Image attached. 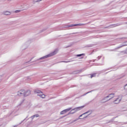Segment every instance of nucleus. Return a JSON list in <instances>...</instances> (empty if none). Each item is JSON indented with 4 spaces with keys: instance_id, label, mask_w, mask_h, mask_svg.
<instances>
[{
    "instance_id": "2eb2a0df",
    "label": "nucleus",
    "mask_w": 127,
    "mask_h": 127,
    "mask_svg": "<svg viewBox=\"0 0 127 127\" xmlns=\"http://www.w3.org/2000/svg\"><path fill=\"white\" fill-rule=\"evenodd\" d=\"M42 0H32V3L33 4H35L36 2H39V1H41Z\"/></svg>"
},
{
    "instance_id": "6e6552de",
    "label": "nucleus",
    "mask_w": 127,
    "mask_h": 127,
    "mask_svg": "<svg viewBox=\"0 0 127 127\" xmlns=\"http://www.w3.org/2000/svg\"><path fill=\"white\" fill-rule=\"evenodd\" d=\"M109 99L108 98V97H104L101 101V104H105V103H107V102H109Z\"/></svg>"
},
{
    "instance_id": "6ab92c4d",
    "label": "nucleus",
    "mask_w": 127,
    "mask_h": 127,
    "mask_svg": "<svg viewBox=\"0 0 127 127\" xmlns=\"http://www.w3.org/2000/svg\"><path fill=\"white\" fill-rule=\"evenodd\" d=\"M1 81H2V76L0 75V83L1 82Z\"/></svg>"
},
{
    "instance_id": "1a4fd4ad",
    "label": "nucleus",
    "mask_w": 127,
    "mask_h": 127,
    "mask_svg": "<svg viewBox=\"0 0 127 127\" xmlns=\"http://www.w3.org/2000/svg\"><path fill=\"white\" fill-rule=\"evenodd\" d=\"M71 110H72V108H69L67 109H65L63 111L61 112V115H64V114H66V113L69 112V111H71Z\"/></svg>"
},
{
    "instance_id": "393cba45",
    "label": "nucleus",
    "mask_w": 127,
    "mask_h": 127,
    "mask_svg": "<svg viewBox=\"0 0 127 127\" xmlns=\"http://www.w3.org/2000/svg\"><path fill=\"white\" fill-rule=\"evenodd\" d=\"M65 62L66 63H67V62Z\"/></svg>"
},
{
    "instance_id": "b1692460",
    "label": "nucleus",
    "mask_w": 127,
    "mask_h": 127,
    "mask_svg": "<svg viewBox=\"0 0 127 127\" xmlns=\"http://www.w3.org/2000/svg\"><path fill=\"white\" fill-rule=\"evenodd\" d=\"M8 0V1H11V0Z\"/></svg>"
},
{
    "instance_id": "f03ea898",
    "label": "nucleus",
    "mask_w": 127,
    "mask_h": 127,
    "mask_svg": "<svg viewBox=\"0 0 127 127\" xmlns=\"http://www.w3.org/2000/svg\"><path fill=\"white\" fill-rule=\"evenodd\" d=\"M34 92L35 94H37V96H38V97H39L40 98H42V99H45L46 95L43 94V92H42V91L38 89H35L34 90Z\"/></svg>"
},
{
    "instance_id": "aec40b11",
    "label": "nucleus",
    "mask_w": 127,
    "mask_h": 127,
    "mask_svg": "<svg viewBox=\"0 0 127 127\" xmlns=\"http://www.w3.org/2000/svg\"><path fill=\"white\" fill-rule=\"evenodd\" d=\"M0 127H3V126L2 125V122H0Z\"/></svg>"
},
{
    "instance_id": "39448f33",
    "label": "nucleus",
    "mask_w": 127,
    "mask_h": 127,
    "mask_svg": "<svg viewBox=\"0 0 127 127\" xmlns=\"http://www.w3.org/2000/svg\"><path fill=\"white\" fill-rule=\"evenodd\" d=\"M84 25V24L79 23L76 24H70V25H66L65 26V28H69V27H73V26H82Z\"/></svg>"
},
{
    "instance_id": "4468645a",
    "label": "nucleus",
    "mask_w": 127,
    "mask_h": 127,
    "mask_svg": "<svg viewBox=\"0 0 127 127\" xmlns=\"http://www.w3.org/2000/svg\"><path fill=\"white\" fill-rule=\"evenodd\" d=\"M22 8H24V9H27L28 8V5L27 4L24 3L23 4V6H22Z\"/></svg>"
},
{
    "instance_id": "7ed1b4c3",
    "label": "nucleus",
    "mask_w": 127,
    "mask_h": 127,
    "mask_svg": "<svg viewBox=\"0 0 127 127\" xmlns=\"http://www.w3.org/2000/svg\"><path fill=\"white\" fill-rule=\"evenodd\" d=\"M92 114V111H88L85 113H83V114L79 116V118L78 119L79 120H83V119H86L88 116H90Z\"/></svg>"
},
{
    "instance_id": "9d476101",
    "label": "nucleus",
    "mask_w": 127,
    "mask_h": 127,
    "mask_svg": "<svg viewBox=\"0 0 127 127\" xmlns=\"http://www.w3.org/2000/svg\"><path fill=\"white\" fill-rule=\"evenodd\" d=\"M106 97L108 99V100L110 101V100H112V99H113L114 97H115V93L110 94L108 96Z\"/></svg>"
},
{
    "instance_id": "9b49d317",
    "label": "nucleus",
    "mask_w": 127,
    "mask_h": 127,
    "mask_svg": "<svg viewBox=\"0 0 127 127\" xmlns=\"http://www.w3.org/2000/svg\"><path fill=\"white\" fill-rule=\"evenodd\" d=\"M3 15H10L11 14V12L8 11H5L2 12Z\"/></svg>"
},
{
    "instance_id": "5701e85b",
    "label": "nucleus",
    "mask_w": 127,
    "mask_h": 127,
    "mask_svg": "<svg viewBox=\"0 0 127 127\" xmlns=\"http://www.w3.org/2000/svg\"><path fill=\"white\" fill-rule=\"evenodd\" d=\"M127 44H125L124 45H123V46H126V45H127V42H126Z\"/></svg>"
},
{
    "instance_id": "0eeeda50",
    "label": "nucleus",
    "mask_w": 127,
    "mask_h": 127,
    "mask_svg": "<svg viewBox=\"0 0 127 127\" xmlns=\"http://www.w3.org/2000/svg\"><path fill=\"white\" fill-rule=\"evenodd\" d=\"M121 101H122V98L120 96H118L116 100H114V104H120L121 103Z\"/></svg>"
},
{
    "instance_id": "20e7f679",
    "label": "nucleus",
    "mask_w": 127,
    "mask_h": 127,
    "mask_svg": "<svg viewBox=\"0 0 127 127\" xmlns=\"http://www.w3.org/2000/svg\"><path fill=\"white\" fill-rule=\"evenodd\" d=\"M84 107H85L84 106H83L81 107H79L74 108L72 110H71L70 112H69L68 115H71V114H75V113H76V112H78V111H80V110H82V109H83Z\"/></svg>"
},
{
    "instance_id": "dca6fc26",
    "label": "nucleus",
    "mask_w": 127,
    "mask_h": 127,
    "mask_svg": "<svg viewBox=\"0 0 127 127\" xmlns=\"http://www.w3.org/2000/svg\"><path fill=\"white\" fill-rule=\"evenodd\" d=\"M78 120H79V118L78 119H76L74 120H73L71 123L70 124H73V123H75V122H77V121H78Z\"/></svg>"
},
{
    "instance_id": "f257e3e1",
    "label": "nucleus",
    "mask_w": 127,
    "mask_h": 127,
    "mask_svg": "<svg viewBox=\"0 0 127 127\" xmlns=\"http://www.w3.org/2000/svg\"><path fill=\"white\" fill-rule=\"evenodd\" d=\"M30 90H25L24 89H20L17 92V96L18 97H27L30 95Z\"/></svg>"
},
{
    "instance_id": "4be33fe9",
    "label": "nucleus",
    "mask_w": 127,
    "mask_h": 127,
    "mask_svg": "<svg viewBox=\"0 0 127 127\" xmlns=\"http://www.w3.org/2000/svg\"><path fill=\"white\" fill-rule=\"evenodd\" d=\"M87 94H89V92H87L86 93L83 94L82 96H85V95H87Z\"/></svg>"
},
{
    "instance_id": "412c9836",
    "label": "nucleus",
    "mask_w": 127,
    "mask_h": 127,
    "mask_svg": "<svg viewBox=\"0 0 127 127\" xmlns=\"http://www.w3.org/2000/svg\"><path fill=\"white\" fill-rule=\"evenodd\" d=\"M16 13H17V12H20V10H17L15 11Z\"/></svg>"
},
{
    "instance_id": "f8f14e48",
    "label": "nucleus",
    "mask_w": 127,
    "mask_h": 127,
    "mask_svg": "<svg viewBox=\"0 0 127 127\" xmlns=\"http://www.w3.org/2000/svg\"><path fill=\"white\" fill-rule=\"evenodd\" d=\"M48 57H50L49 55H47V56L39 58L37 60V61H39L40 60H43V59H46V58H48Z\"/></svg>"
},
{
    "instance_id": "423d86ee",
    "label": "nucleus",
    "mask_w": 127,
    "mask_h": 127,
    "mask_svg": "<svg viewBox=\"0 0 127 127\" xmlns=\"http://www.w3.org/2000/svg\"><path fill=\"white\" fill-rule=\"evenodd\" d=\"M58 51H59V50L58 49H55L54 52L49 54V57H51L52 56H54V55H56V54L58 53Z\"/></svg>"
},
{
    "instance_id": "ddd939ff",
    "label": "nucleus",
    "mask_w": 127,
    "mask_h": 127,
    "mask_svg": "<svg viewBox=\"0 0 127 127\" xmlns=\"http://www.w3.org/2000/svg\"><path fill=\"white\" fill-rule=\"evenodd\" d=\"M36 118H39V115L36 114L35 115H33L30 117V119H31L32 120H34V119H36Z\"/></svg>"
},
{
    "instance_id": "f3484780",
    "label": "nucleus",
    "mask_w": 127,
    "mask_h": 127,
    "mask_svg": "<svg viewBox=\"0 0 127 127\" xmlns=\"http://www.w3.org/2000/svg\"><path fill=\"white\" fill-rule=\"evenodd\" d=\"M93 77H96V73L91 74V78H92Z\"/></svg>"
},
{
    "instance_id": "a211bd4d",
    "label": "nucleus",
    "mask_w": 127,
    "mask_h": 127,
    "mask_svg": "<svg viewBox=\"0 0 127 127\" xmlns=\"http://www.w3.org/2000/svg\"><path fill=\"white\" fill-rule=\"evenodd\" d=\"M82 55H84V54H80V55H76V56L77 57H81V56H82Z\"/></svg>"
}]
</instances>
